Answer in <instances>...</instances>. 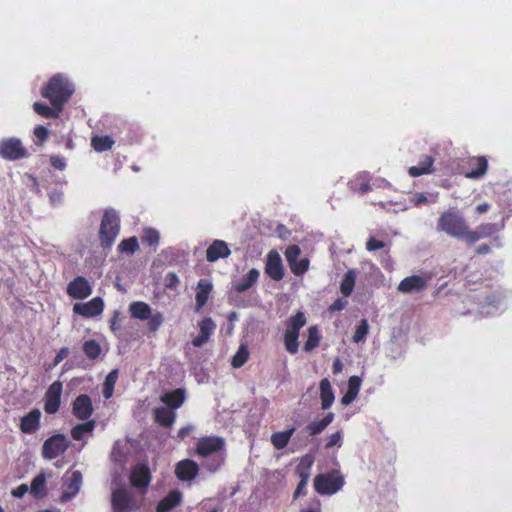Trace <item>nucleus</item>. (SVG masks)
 Listing matches in <instances>:
<instances>
[{
  "mask_svg": "<svg viewBox=\"0 0 512 512\" xmlns=\"http://www.w3.org/2000/svg\"><path fill=\"white\" fill-rule=\"evenodd\" d=\"M118 379V370L114 369L106 376L105 381L103 383L102 393L105 399H109L112 397L114 392V387Z\"/></svg>",
  "mask_w": 512,
  "mask_h": 512,
  "instance_id": "nucleus-44",
  "label": "nucleus"
},
{
  "mask_svg": "<svg viewBox=\"0 0 512 512\" xmlns=\"http://www.w3.org/2000/svg\"><path fill=\"white\" fill-rule=\"evenodd\" d=\"M334 417L335 415L333 412H328L322 419L315 420L309 423L305 427V430L308 432L310 436L319 435L327 428L328 425H330L333 422Z\"/></svg>",
  "mask_w": 512,
  "mask_h": 512,
  "instance_id": "nucleus-29",
  "label": "nucleus"
},
{
  "mask_svg": "<svg viewBox=\"0 0 512 512\" xmlns=\"http://www.w3.org/2000/svg\"><path fill=\"white\" fill-rule=\"evenodd\" d=\"M95 425V420H89L84 423L77 424L71 429L72 438L77 441L82 440L85 434L91 433L94 430Z\"/></svg>",
  "mask_w": 512,
  "mask_h": 512,
  "instance_id": "nucleus-38",
  "label": "nucleus"
},
{
  "mask_svg": "<svg viewBox=\"0 0 512 512\" xmlns=\"http://www.w3.org/2000/svg\"><path fill=\"white\" fill-rule=\"evenodd\" d=\"M33 110L44 118H58L62 112V109H57L52 105L49 107L47 104L41 102H35L33 104Z\"/></svg>",
  "mask_w": 512,
  "mask_h": 512,
  "instance_id": "nucleus-40",
  "label": "nucleus"
},
{
  "mask_svg": "<svg viewBox=\"0 0 512 512\" xmlns=\"http://www.w3.org/2000/svg\"><path fill=\"white\" fill-rule=\"evenodd\" d=\"M224 441L221 437L206 436L198 440L195 453L201 457H207L222 449Z\"/></svg>",
  "mask_w": 512,
  "mask_h": 512,
  "instance_id": "nucleus-16",
  "label": "nucleus"
},
{
  "mask_svg": "<svg viewBox=\"0 0 512 512\" xmlns=\"http://www.w3.org/2000/svg\"><path fill=\"white\" fill-rule=\"evenodd\" d=\"M308 480L300 478V481L296 487V490L294 492V498L299 497L300 495L305 494V489L307 486Z\"/></svg>",
  "mask_w": 512,
  "mask_h": 512,
  "instance_id": "nucleus-60",
  "label": "nucleus"
},
{
  "mask_svg": "<svg viewBox=\"0 0 512 512\" xmlns=\"http://www.w3.org/2000/svg\"><path fill=\"white\" fill-rule=\"evenodd\" d=\"M259 271L256 268H252L249 272L234 285V289L238 293H242L250 289L259 278Z\"/></svg>",
  "mask_w": 512,
  "mask_h": 512,
  "instance_id": "nucleus-34",
  "label": "nucleus"
},
{
  "mask_svg": "<svg viewBox=\"0 0 512 512\" xmlns=\"http://www.w3.org/2000/svg\"><path fill=\"white\" fill-rule=\"evenodd\" d=\"M222 257H224V240H215L206 251V259L214 262Z\"/></svg>",
  "mask_w": 512,
  "mask_h": 512,
  "instance_id": "nucleus-43",
  "label": "nucleus"
},
{
  "mask_svg": "<svg viewBox=\"0 0 512 512\" xmlns=\"http://www.w3.org/2000/svg\"><path fill=\"white\" fill-rule=\"evenodd\" d=\"M463 168H466L464 176L468 179H480L488 170V160L485 156L469 157Z\"/></svg>",
  "mask_w": 512,
  "mask_h": 512,
  "instance_id": "nucleus-12",
  "label": "nucleus"
},
{
  "mask_svg": "<svg viewBox=\"0 0 512 512\" xmlns=\"http://www.w3.org/2000/svg\"><path fill=\"white\" fill-rule=\"evenodd\" d=\"M347 300L342 298H337L330 306L329 311L330 312H336L343 310L347 305Z\"/></svg>",
  "mask_w": 512,
  "mask_h": 512,
  "instance_id": "nucleus-55",
  "label": "nucleus"
},
{
  "mask_svg": "<svg viewBox=\"0 0 512 512\" xmlns=\"http://www.w3.org/2000/svg\"><path fill=\"white\" fill-rule=\"evenodd\" d=\"M33 134L37 139L36 145L41 146L44 142L48 140L50 132L45 126L37 125L34 128Z\"/></svg>",
  "mask_w": 512,
  "mask_h": 512,
  "instance_id": "nucleus-49",
  "label": "nucleus"
},
{
  "mask_svg": "<svg viewBox=\"0 0 512 512\" xmlns=\"http://www.w3.org/2000/svg\"><path fill=\"white\" fill-rule=\"evenodd\" d=\"M112 507L115 512H127L131 507V496L125 489H117L112 493Z\"/></svg>",
  "mask_w": 512,
  "mask_h": 512,
  "instance_id": "nucleus-23",
  "label": "nucleus"
},
{
  "mask_svg": "<svg viewBox=\"0 0 512 512\" xmlns=\"http://www.w3.org/2000/svg\"><path fill=\"white\" fill-rule=\"evenodd\" d=\"M155 421L165 428L172 427L176 419V413L166 407H159L154 410Z\"/></svg>",
  "mask_w": 512,
  "mask_h": 512,
  "instance_id": "nucleus-32",
  "label": "nucleus"
},
{
  "mask_svg": "<svg viewBox=\"0 0 512 512\" xmlns=\"http://www.w3.org/2000/svg\"><path fill=\"white\" fill-rule=\"evenodd\" d=\"M361 386V379L358 376H351L348 380V391L351 394V398H355L359 392Z\"/></svg>",
  "mask_w": 512,
  "mask_h": 512,
  "instance_id": "nucleus-51",
  "label": "nucleus"
},
{
  "mask_svg": "<svg viewBox=\"0 0 512 512\" xmlns=\"http://www.w3.org/2000/svg\"><path fill=\"white\" fill-rule=\"evenodd\" d=\"M30 494L34 498H43L47 494V488H46V477L44 473H40L37 476H35L31 482L30 486Z\"/></svg>",
  "mask_w": 512,
  "mask_h": 512,
  "instance_id": "nucleus-35",
  "label": "nucleus"
},
{
  "mask_svg": "<svg viewBox=\"0 0 512 512\" xmlns=\"http://www.w3.org/2000/svg\"><path fill=\"white\" fill-rule=\"evenodd\" d=\"M320 399L322 409L324 410L329 409L334 402V392L331 383L327 378L320 381Z\"/></svg>",
  "mask_w": 512,
  "mask_h": 512,
  "instance_id": "nucleus-31",
  "label": "nucleus"
},
{
  "mask_svg": "<svg viewBox=\"0 0 512 512\" xmlns=\"http://www.w3.org/2000/svg\"><path fill=\"white\" fill-rule=\"evenodd\" d=\"M250 352L246 344H241L236 354L231 359L234 368L242 367L249 359Z\"/></svg>",
  "mask_w": 512,
  "mask_h": 512,
  "instance_id": "nucleus-45",
  "label": "nucleus"
},
{
  "mask_svg": "<svg viewBox=\"0 0 512 512\" xmlns=\"http://www.w3.org/2000/svg\"><path fill=\"white\" fill-rule=\"evenodd\" d=\"M166 288L175 289L179 285V278L175 272H168L164 278Z\"/></svg>",
  "mask_w": 512,
  "mask_h": 512,
  "instance_id": "nucleus-53",
  "label": "nucleus"
},
{
  "mask_svg": "<svg viewBox=\"0 0 512 512\" xmlns=\"http://www.w3.org/2000/svg\"><path fill=\"white\" fill-rule=\"evenodd\" d=\"M212 291V284L207 279H200L196 288V306L195 310L199 312L207 303L209 295Z\"/></svg>",
  "mask_w": 512,
  "mask_h": 512,
  "instance_id": "nucleus-26",
  "label": "nucleus"
},
{
  "mask_svg": "<svg viewBox=\"0 0 512 512\" xmlns=\"http://www.w3.org/2000/svg\"><path fill=\"white\" fill-rule=\"evenodd\" d=\"M505 224L502 223H492L486 222L481 223L476 227V229L470 228L468 245H472L483 238L492 237L493 235L499 233Z\"/></svg>",
  "mask_w": 512,
  "mask_h": 512,
  "instance_id": "nucleus-13",
  "label": "nucleus"
},
{
  "mask_svg": "<svg viewBox=\"0 0 512 512\" xmlns=\"http://www.w3.org/2000/svg\"><path fill=\"white\" fill-rule=\"evenodd\" d=\"M42 413L38 408H33L20 418L19 429L24 434L36 433L41 425Z\"/></svg>",
  "mask_w": 512,
  "mask_h": 512,
  "instance_id": "nucleus-17",
  "label": "nucleus"
},
{
  "mask_svg": "<svg viewBox=\"0 0 512 512\" xmlns=\"http://www.w3.org/2000/svg\"><path fill=\"white\" fill-rule=\"evenodd\" d=\"M344 484V477L339 470L321 473L314 478V489L320 495H333L340 491Z\"/></svg>",
  "mask_w": 512,
  "mask_h": 512,
  "instance_id": "nucleus-6",
  "label": "nucleus"
},
{
  "mask_svg": "<svg viewBox=\"0 0 512 512\" xmlns=\"http://www.w3.org/2000/svg\"><path fill=\"white\" fill-rule=\"evenodd\" d=\"M385 247H386L385 242L378 240L374 237H370L366 242V249L370 252L379 250V249H383Z\"/></svg>",
  "mask_w": 512,
  "mask_h": 512,
  "instance_id": "nucleus-54",
  "label": "nucleus"
},
{
  "mask_svg": "<svg viewBox=\"0 0 512 512\" xmlns=\"http://www.w3.org/2000/svg\"><path fill=\"white\" fill-rule=\"evenodd\" d=\"M194 430L193 425H186L179 429L176 439L179 441L184 440L187 436L190 435V433Z\"/></svg>",
  "mask_w": 512,
  "mask_h": 512,
  "instance_id": "nucleus-57",
  "label": "nucleus"
},
{
  "mask_svg": "<svg viewBox=\"0 0 512 512\" xmlns=\"http://www.w3.org/2000/svg\"><path fill=\"white\" fill-rule=\"evenodd\" d=\"M369 332V324L367 319L363 318L356 325L355 332L353 334V341L359 343L365 340Z\"/></svg>",
  "mask_w": 512,
  "mask_h": 512,
  "instance_id": "nucleus-47",
  "label": "nucleus"
},
{
  "mask_svg": "<svg viewBox=\"0 0 512 512\" xmlns=\"http://www.w3.org/2000/svg\"><path fill=\"white\" fill-rule=\"evenodd\" d=\"M139 249L138 239L133 236L127 239H123L118 245V251L120 253L133 254Z\"/></svg>",
  "mask_w": 512,
  "mask_h": 512,
  "instance_id": "nucleus-46",
  "label": "nucleus"
},
{
  "mask_svg": "<svg viewBox=\"0 0 512 512\" xmlns=\"http://www.w3.org/2000/svg\"><path fill=\"white\" fill-rule=\"evenodd\" d=\"M104 310V301L101 297H94L85 303H76L73 306V312L85 318H92L102 314Z\"/></svg>",
  "mask_w": 512,
  "mask_h": 512,
  "instance_id": "nucleus-14",
  "label": "nucleus"
},
{
  "mask_svg": "<svg viewBox=\"0 0 512 512\" xmlns=\"http://www.w3.org/2000/svg\"><path fill=\"white\" fill-rule=\"evenodd\" d=\"M321 334L317 326H310L307 329V339L304 343L303 350L311 352L320 344Z\"/></svg>",
  "mask_w": 512,
  "mask_h": 512,
  "instance_id": "nucleus-37",
  "label": "nucleus"
},
{
  "mask_svg": "<svg viewBox=\"0 0 512 512\" xmlns=\"http://www.w3.org/2000/svg\"><path fill=\"white\" fill-rule=\"evenodd\" d=\"M119 323H120V312L115 311L111 320H110V329L115 332L119 329Z\"/></svg>",
  "mask_w": 512,
  "mask_h": 512,
  "instance_id": "nucleus-61",
  "label": "nucleus"
},
{
  "mask_svg": "<svg viewBox=\"0 0 512 512\" xmlns=\"http://www.w3.org/2000/svg\"><path fill=\"white\" fill-rule=\"evenodd\" d=\"M73 93V84L67 77L61 74L52 76L47 84L41 89L42 97L48 99L52 106L62 110Z\"/></svg>",
  "mask_w": 512,
  "mask_h": 512,
  "instance_id": "nucleus-2",
  "label": "nucleus"
},
{
  "mask_svg": "<svg viewBox=\"0 0 512 512\" xmlns=\"http://www.w3.org/2000/svg\"><path fill=\"white\" fill-rule=\"evenodd\" d=\"M49 161H50L51 166L54 169L59 170V171L65 170V168L67 166L65 158L60 155H56V154L51 155L49 158Z\"/></svg>",
  "mask_w": 512,
  "mask_h": 512,
  "instance_id": "nucleus-52",
  "label": "nucleus"
},
{
  "mask_svg": "<svg viewBox=\"0 0 512 512\" xmlns=\"http://www.w3.org/2000/svg\"><path fill=\"white\" fill-rule=\"evenodd\" d=\"M296 431V428L295 427H291L285 431H278V432H275L271 435V443L272 445L274 446L275 449L277 450H282L284 449L292 435L295 433Z\"/></svg>",
  "mask_w": 512,
  "mask_h": 512,
  "instance_id": "nucleus-33",
  "label": "nucleus"
},
{
  "mask_svg": "<svg viewBox=\"0 0 512 512\" xmlns=\"http://www.w3.org/2000/svg\"><path fill=\"white\" fill-rule=\"evenodd\" d=\"M475 252L478 255H486V254H489L491 252V247H490L489 244L484 243V244L479 245L476 248Z\"/></svg>",
  "mask_w": 512,
  "mask_h": 512,
  "instance_id": "nucleus-62",
  "label": "nucleus"
},
{
  "mask_svg": "<svg viewBox=\"0 0 512 512\" xmlns=\"http://www.w3.org/2000/svg\"><path fill=\"white\" fill-rule=\"evenodd\" d=\"M82 484V474L80 471L75 470L71 473L70 477L64 483V491L61 495L62 501H68L75 497L80 491Z\"/></svg>",
  "mask_w": 512,
  "mask_h": 512,
  "instance_id": "nucleus-21",
  "label": "nucleus"
},
{
  "mask_svg": "<svg viewBox=\"0 0 512 512\" xmlns=\"http://www.w3.org/2000/svg\"><path fill=\"white\" fill-rule=\"evenodd\" d=\"M182 501V493L179 490L170 491L156 506V512H169Z\"/></svg>",
  "mask_w": 512,
  "mask_h": 512,
  "instance_id": "nucleus-25",
  "label": "nucleus"
},
{
  "mask_svg": "<svg viewBox=\"0 0 512 512\" xmlns=\"http://www.w3.org/2000/svg\"><path fill=\"white\" fill-rule=\"evenodd\" d=\"M160 235L159 232L154 228H146L142 236V242L149 246L156 247L159 243Z\"/></svg>",
  "mask_w": 512,
  "mask_h": 512,
  "instance_id": "nucleus-48",
  "label": "nucleus"
},
{
  "mask_svg": "<svg viewBox=\"0 0 512 512\" xmlns=\"http://www.w3.org/2000/svg\"><path fill=\"white\" fill-rule=\"evenodd\" d=\"M66 292L73 299L82 300L92 294V287L85 277L77 276L69 282Z\"/></svg>",
  "mask_w": 512,
  "mask_h": 512,
  "instance_id": "nucleus-15",
  "label": "nucleus"
},
{
  "mask_svg": "<svg viewBox=\"0 0 512 512\" xmlns=\"http://www.w3.org/2000/svg\"><path fill=\"white\" fill-rule=\"evenodd\" d=\"M266 274L275 281H280L284 277V268L279 253L271 250L267 255L265 266Z\"/></svg>",
  "mask_w": 512,
  "mask_h": 512,
  "instance_id": "nucleus-19",
  "label": "nucleus"
},
{
  "mask_svg": "<svg viewBox=\"0 0 512 512\" xmlns=\"http://www.w3.org/2000/svg\"><path fill=\"white\" fill-rule=\"evenodd\" d=\"M69 354V349L67 347H62L56 354L53 360V366H57L60 362H62Z\"/></svg>",
  "mask_w": 512,
  "mask_h": 512,
  "instance_id": "nucleus-58",
  "label": "nucleus"
},
{
  "mask_svg": "<svg viewBox=\"0 0 512 512\" xmlns=\"http://www.w3.org/2000/svg\"><path fill=\"white\" fill-rule=\"evenodd\" d=\"M114 145V140L108 136L96 135L91 139V146L97 152H104L110 150Z\"/></svg>",
  "mask_w": 512,
  "mask_h": 512,
  "instance_id": "nucleus-42",
  "label": "nucleus"
},
{
  "mask_svg": "<svg viewBox=\"0 0 512 512\" xmlns=\"http://www.w3.org/2000/svg\"><path fill=\"white\" fill-rule=\"evenodd\" d=\"M200 331L199 334L193 338L192 344L195 347L203 346L210 338L211 334L215 329V323L211 318L205 317L199 324Z\"/></svg>",
  "mask_w": 512,
  "mask_h": 512,
  "instance_id": "nucleus-24",
  "label": "nucleus"
},
{
  "mask_svg": "<svg viewBox=\"0 0 512 512\" xmlns=\"http://www.w3.org/2000/svg\"><path fill=\"white\" fill-rule=\"evenodd\" d=\"M357 272L355 269L348 270L340 283V291L344 297H349L356 283Z\"/></svg>",
  "mask_w": 512,
  "mask_h": 512,
  "instance_id": "nucleus-36",
  "label": "nucleus"
},
{
  "mask_svg": "<svg viewBox=\"0 0 512 512\" xmlns=\"http://www.w3.org/2000/svg\"><path fill=\"white\" fill-rule=\"evenodd\" d=\"M411 201L414 203L415 206H421L428 202V198L424 193H416L413 195Z\"/></svg>",
  "mask_w": 512,
  "mask_h": 512,
  "instance_id": "nucleus-59",
  "label": "nucleus"
},
{
  "mask_svg": "<svg viewBox=\"0 0 512 512\" xmlns=\"http://www.w3.org/2000/svg\"><path fill=\"white\" fill-rule=\"evenodd\" d=\"M307 318L305 313L297 311L289 316L285 321V330L283 333V343L287 352L295 355L299 351L298 338L300 330L306 325Z\"/></svg>",
  "mask_w": 512,
  "mask_h": 512,
  "instance_id": "nucleus-3",
  "label": "nucleus"
},
{
  "mask_svg": "<svg viewBox=\"0 0 512 512\" xmlns=\"http://www.w3.org/2000/svg\"><path fill=\"white\" fill-rule=\"evenodd\" d=\"M342 370V364L339 359H336L333 364V373H339Z\"/></svg>",
  "mask_w": 512,
  "mask_h": 512,
  "instance_id": "nucleus-64",
  "label": "nucleus"
},
{
  "mask_svg": "<svg viewBox=\"0 0 512 512\" xmlns=\"http://www.w3.org/2000/svg\"><path fill=\"white\" fill-rule=\"evenodd\" d=\"M63 392V383L60 380L54 381L47 388L43 402L44 411L46 414H56L61 406V397Z\"/></svg>",
  "mask_w": 512,
  "mask_h": 512,
  "instance_id": "nucleus-8",
  "label": "nucleus"
},
{
  "mask_svg": "<svg viewBox=\"0 0 512 512\" xmlns=\"http://www.w3.org/2000/svg\"><path fill=\"white\" fill-rule=\"evenodd\" d=\"M490 207H491V205L488 202L480 203L475 207V213L484 214V213L488 212Z\"/></svg>",
  "mask_w": 512,
  "mask_h": 512,
  "instance_id": "nucleus-63",
  "label": "nucleus"
},
{
  "mask_svg": "<svg viewBox=\"0 0 512 512\" xmlns=\"http://www.w3.org/2000/svg\"><path fill=\"white\" fill-rule=\"evenodd\" d=\"M370 180V175L364 172L358 174L352 181H350L349 185L353 192L364 195L372 189Z\"/></svg>",
  "mask_w": 512,
  "mask_h": 512,
  "instance_id": "nucleus-30",
  "label": "nucleus"
},
{
  "mask_svg": "<svg viewBox=\"0 0 512 512\" xmlns=\"http://www.w3.org/2000/svg\"><path fill=\"white\" fill-rule=\"evenodd\" d=\"M433 164L434 158L430 155H424L421 157L418 165L411 166L408 169V174L411 177H419L421 175L430 174L434 171Z\"/></svg>",
  "mask_w": 512,
  "mask_h": 512,
  "instance_id": "nucleus-27",
  "label": "nucleus"
},
{
  "mask_svg": "<svg viewBox=\"0 0 512 512\" xmlns=\"http://www.w3.org/2000/svg\"><path fill=\"white\" fill-rule=\"evenodd\" d=\"M0 156L9 161H15L28 156V151L23 147L18 138H7L0 142Z\"/></svg>",
  "mask_w": 512,
  "mask_h": 512,
  "instance_id": "nucleus-9",
  "label": "nucleus"
},
{
  "mask_svg": "<svg viewBox=\"0 0 512 512\" xmlns=\"http://www.w3.org/2000/svg\"><path fill=\"white\" fill-rule=\"evenodd\" d=\"M151 472L146 464H137L131 469L130 483L133 487L145 489L151 482Z\"/></svg>",
  "mask_w": 512,
  "mask_h": 512,
  "instance_id": "nucleus-18",
  "label": "nucleus"
},
{
  "mask_svg": "<svg viewBox=\"0 0 512 512\" xmlns=\"http://www.w3.org/2000/svg\"><path fill=\"white\" fill-rule=\"evenodd\" d=\"M82 350L90 360H96L102 353L100 343L94 339L86 340L82 345Z\"/></svg>",
  "mask_w": 512,
  "mask_h": 512,
  "instance_id": "nucleus-41",
  "label": "nucleus"
},
{
  "mask_svg": "<svg viewBox=\"0 0 512 512\" xmlns=\"http://www.w3.org/2000/svg\"><path fill=\"white\" fill-rule=\"evenodd\" d=\"M342 438L343 434L341 431H336L335 433L329 435L325 444V449H330L334 446L340 447L342 445Z\"/></svg>",
  "mask_w": 512,
  "mask_h": 512,
  "instance_id": "nucleus-50",
  "label": "nucleus"
},
{
  "mask_svg": "<svg viewBox=\"0 0 512 512\" xmlns=\"http://www.w3.org/2000/svg\"><path fill=\"white\" fill-rule=\"evenodd\" d=\"M129 312L132 318L138 320H148L147 327L149 332H156L164 322V317L160 312L152 313L151 307L143 301H134L129 305Z\"/></svg>",
  "mask_w": 512,
  "mask_h": 512,
  "instance_id": "nucleus-5",
  "label": "nucleus"
},
{
  "mask_svg": "<svg viewBox=\"0 0 512 512\" xmlns=\"http://www.w3.org/2000/svg\"><path fill=\"white\" fill-rule=\"evenodd\" d=\"M427 281L419 276L412 275L404 278L398 286V290L402 293H411L413 291L419 292L426 288Z\"/></svg>",
  "mask_w": 512,
  "mask_h": 512,
  "instance_id": "nucleus-22",
  "label": "nucleus"
},
{
  "mask_svg": "<svg viewBox=\"0 0 512 512\" xmlns=\"http://www.w3.org/2000/svg\"><path fill=\"white\" fill-rule=\"evenodd\" d=\"M199 471L198 464L191 459H184L179 461L175 467V474L180 481L193 480Z\"/></svg>",
  "mask_w": 512,
  "mask_h": 512,
  "instance_id": "nucleus-20",
  "label": "nucleus"
},
{
  "mask_svg": "<svg viewBox=\"0 0 512 512\" xmlns=\"http://www.w3.org/2000/svg\"><path fill=\"white\" fill-rule=\"evenodd\" d=\"M314 463V457L310 454L304 455L296 467L297 475L302 479L309 480L310 470Z\"/></svg>",
  "mask_w": 512,
  "mask_h": 512,
  "instance_id": "nucleus-39",
  "label": "nucleus"
},
{
  "mask_svg": "<svg viewBox=\"0 0 512 512\" xmlns=\"http://www.w3.org/2000/svg\"><path fill=\"white\" fill-rule=\"evenodd\" d=\"M301 249L298 245H290L286 248L285 257L293 274L300 276L309 269V259H299Z\"/></svg>",
  "mask_w": 512,
  "mask_h": 512,
  "instance_id": "nucleus-10",
  "label": "nucleus"
},
{
  "mask_svg": "<svg viewBox=\"0 0 512 512\" xmlns=\"http://www.w3.org/2000/svg\"><path fill=\"white\" fill-rule=\"evenodd\" d=\"M120 232V218L115 210L106 209L103 213L100 229V246L106 250L111 249Z\"/></svg>",
  "mask_w": 512,
  "mask_h": 512,
  "instance_id": "nucleus-4",
  "label": "nucleus"
},
{
  "mask_svg": "<svg viewBox=\"0 0 512 512\" xmlns=\"http://www.w3.org/2000/svg\"><path fill=\"white\" fill-rule=\"evenodd\" d=\"M29 490V487L27 484H21L15 489H12L11 495L15 498H22Z\"/></svg>",
  "mask_w": 512,
  "mask_h": 512,
  "instance_id": "nucleus-56",
  "label": "nucleus"
},
{
  "mask_svg": "<svg viewBox=\"0 0 512 512\" xmlns=\"http://www.w3.org/2000/svg\"><path fill=\"white\" fill-rule=\"evenodd\" d=\"M72 413L78 420H91L90 418L94 413V407L90 396L87 394L78 395L72 402Z\"/></svg>",
  "mask_w": 512,
  "mask_h": 512,
  "instance_id": "nucleus-11",
  "label": "nucleus"
},
{
  "mask_svg": "<svg viewBox=\"0 0 512 512\" xmlns=\"http://www.w3.org/2000/svg\"><path fill=\"white\" fill-rule=\"evenodd\" d=\"M160 400L171 410L181 407L185 400V393L182 389H175L161 395Z\"/></svg>",
  "mask_w": 512,
  "mask_h": 512,
  "instance_id": "nucleus-28",
  "label": "nucleus"
},
{
  "mask_svg": "<svg viewBox=\"0 0 512 512\" xmlns=\"http://www.w3.org/2000/svg\"><path fill=\"white\" fill-rule=\"evenodd\" d=\"M70 445V441L62 434H54L47 438L42 446V456L45 459L52 460L62 455Z\"/></svg>",
  "mask_w": 512,
  "mask_h": 512,
  "instance_id": "nucleus-7",
  "label": "nucleus"
},
{
  "mask_svg": "<svg viewBox=\"0 0 512 512\" xmlns=\"http://www.w3.org/2000/svg\"><path fill=\"white\" fill-rule=\"evenodd\" d=\"M437 230L468 244L470 226L462 213L455 208H449L440 214Z\"/></svg>",
  "mask_w": 512,
  "mask_h": 512,
  "instance_id": "nucleus-1",
  "label": "nucleus"
}]
</instances>
